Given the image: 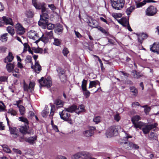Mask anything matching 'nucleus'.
Segmentation results:
<instances>
[{
  "mask_svg": "<svg viewBox=\"0 0 159 159\" xmlns=\"http://www.w3.org/2000/svg\"><path fill=\"white\" fill-rule=\"evenodd\" d=\"M121 127L119 125L111 126L106 132V135L107 138H110L118 134V131L120 130Z\"/></svg>",
  "mask_w": 159,
  "mask_h": 159,
  "instance_id": "f257e3e1",
  "label": "nucleus"
},
{
  "mask_svg": "<svg viewBox=\"0 0 159 159\" xmlns=\"http://www.w3.org/2000/svg\"><path fill=\"white\" fill-rule=\"evenodd\" d=\"M27 36L29 39L34 40H46L45 37H43V34L40 36L34 30H30L28 32Z\"/></svg>",
  "mask_w": 159,
  "mask_h": 159,
  "instance_id": "f03ea898",
  "label": "nucleus"
},
{
  "mask_svg": "<svg viewBox=\"0 0 159 159\" xmlns=\"http://www.w3.org/2000/svg\"><path fill=\"white\" fill-rule=\"evenodd\" d=\"M111 3L113 8L120 10L124 6L125 0H111Z\"/></svg>",
  "mask_w": 159,
  "mask_h": 159,
  "instance_id": "7ed1b4c3",
  "label": "nucleus"
},
{
  "mask_svg": "<svg viewBox=\"0 0 159 159\" xmlns=\"http://www.w3.org/2000/svg\"><path fill=\"white\" fill-rule=\"evenodd\" d=\"M69 112L65 109L62 111L60 112L59 114L61 119L65 121H68L70 123L71 119L70 118V115Z\"/></svg>",
  "mask_w": 159,
  "mask_h": 159,
  "instance_id": "20e7f679",
  "label": "nucleus"
},
{
  "mask_svg": "<svg viewBox=\"0 0 159 159\" xmlns=\"http://www.w3.org/2000/svg\"><path fill=\"white\" fill-rule=\"evenodd\" d=\"M39 83L40 85L45 86L47 88H50L52 85V82L50 77H47V79H44L42 77L39 80Z\"/></svg>",
  "mask_w": 159,
  "mask_h": 159,
  "instance_id": "39448f33",
  "label": "nucleus"
},
{
  "mask_svg": "<svg viewBox=\"0 0 159 159\" xmlns=\"http://www.w3.org/2000/svg\"><path fill=\"white\" fill-rule=\"evenodd\" d=\"M87 81L84 79L82 82L81 85V88L83 92V93L86 98L89 97L90 94V93L89 91L87 90Z\"/></svg>",
  "mask_w": 159,
  "mask_h": 159,
  "instance_id": "423d86ee",
  "label": "nucleus"
},
{
  "mask_svg": "<svg viewBox=\"0 0 159 159\" xmlns=\"http://www.w3.org/2000/svg\"><path fill=\"white\" fill-rule=\"evenodd\" d=\"M157 125L156 123L147 125L143 126L142 130L144 134H147L149 133L151 130L156 128Z\"/></svg>",
  "mask_w": 159,
  "mask_h": 159,
  "instance_id": "0eeeda50",
  "label": "nucleus"
},
{
  "mask_svg": "<svg viewBox=\"0 0 159 159\" xmlns=\"http://www.w3.org/2000/svg\"><path fill=\"white\" fill-rule=\"evenodd\" d=\"M121 143L123 145L124 147L128 150H130L133 148L138 149L139 148V146L137 144H134L132 143L129 142H127L125 141H123L121 142Z\"/></svg>",
  "mask_w": 159,
  "mask_h": 159,
  "instance_id": "6e6552de",
  "label": "nucleus"
},
{
  "mask_svg": "<svg viewBox=\"0 0 159 159\" xmlns=\"http://www.w3.org/2000/svg\"><path fill=\"white\" fill-rule=\"evenodd\" d=\"M157 12V8L153 6H149L147 9L146 13V14L148 16L154 15Z\"/></svg>",
  "mask_w": 159,
  "mask_h": 159,
  "instance_id": "1a4fd4ad",
  "label": "nucleus"
},
{
  "mask_svg": "<svg viewBox=\"0 0 159 159\" xmlns=\"http://www.w3.org/2000/svg\"><path fill=\"white\" fill-rule=\"evenodd\" d=\"M16 33L18 34L22 35L25 32V28L19 23H17L15 25Z\"/></svg>",
  "mask_w": 159,
  "mask_h": 159,
  "instance_id": "9d476101",
  "label": "nucleus"
},
{
  "mask_svg": "<svg viewBox=\"0 0 159 159\" xmlns=\"http://www.w3.org/2000/svg\"><path fill=\"white\" fill-rule=\"evenodd\" d=\"M48 22V20L45 19L43 17H40V20L38 22V25L39 26H42L43 28L45 29L46 27Z\"/></svg>",
  "mask_w": 159,
  "mask_h": 159,
  "instance_id": "9b49d317",
  "label": "nucleus"
},
{
  "mask_svg": "<svg viewBox=\"0 0 159 159\" xmlns=\"http://www.w3.org/2000/svg\"><path fill=\"white\" fill-rule=\"evenodd\" d=\"M150 50L152 52L159 54V44L154 43L152 46H151Z\"/></svg>",
  "mask_w": 159,
  "mask_h": 159,
  "instance_id": "f8f14e48",
  "label": "nucleus"
},
{
  "mask_svg": "<svg viewBox=\"0 0 159 159\" xmlns=\"http://www.w3.org/2000/svg\"><path fill=\"white\" fill-rule=\"evenodd\" d=\"M95 129V128L94 127H92L91 129L84 131V136L87 137L91 136L94 133L93 130Z\"/></svg>",
  "mask_w": 159,
  "mask_h": 159,
  "instance_id": "ddd939ff",
  "label": "nucleus"
},
{
  "mask_svg": "<svg viewBox=\"0 0 159 159\" xmlns=\"http://www.w3.org/2000/svg\"><path fill=\"white\" fill-rule=\"evenodd\" d=\"M9 130L11 134L13 135V136L14 138H17L18 135L17 133V130L15 127H11L9 126Z\"/></svg>",
  "mask_w": 159,
  "mask_h": 159,
  "instance_id": "4468645a",
  "label": "nucleus"
},
{
  "mask_svg": "<svg viewBox=\"0 0 159 159\" xmlns=\"http://www.w3.org/2000/svg\"><path fill=\"white\" fill-rule=\"evenodd\" d=\"M138 38V40H143L147 39L148 35L147 34L142 33H140L139 34H136Z\"/></svg>",
  "mask_w": 159,
  "mask_h": 159,
  "instance_id": "2eb2a0df",
  "label": "nucleus"
},
{
  "mask_svg": "<svg viewBox=\"0 0 159 159\" xmlns=\"http://www.w3.org/2000/svg\"><path fill=\"white\" fill-rule=\"evenodd\" d=\"M32 3L36 9H40L43 5V3L37 2L35 0H32Z\"/></svg>",
  "mask_w": 159,
  "mask_h": 159,
  "instance_id": "dca6fc26",
  "label": "nucleus"
},
{
  "mask_svg": "<svg viewBox=\"0 0 159 159\" xmlns=\"http://www.w3.org/2000/svg\"><path fill=\"white\" fill-rule=\"evenodd\" d=\"M55 31L56 33L61 32L63 30L62 26L59 24H57L55 26Z\"/></svg>",
  "mask_w": 159,
  "mask_h": 159,
  "instance_id": "f3484780",
  "label": "nucleus"
},
{
  "mask_svg": "<svg viewBox=\"0 0 159 159\" xmlns=\"http://www.w3.org/2000/svg\"><path fill=\"white\" fill-rule=\"evenodd\" d=\"M118 22L125 27L127 26L129 24L128 21L126 18H122L120 20H119Z\"/></svg>",
  "mask_w": 159,
  "mask_h": 159,
  "instance_id": "a211bd4d",
  "label": "nucleus"
},
{
  "mask_svg": "<svg viewBox=\"0 0 159 159\" xmlns=\"http://www.w3.org/2000/svg\"><path fill=\"white\" fill-rule=\"evenodd\" d=\"M41 70V66L39 63V61H37L35 63L34 66V71L37 73H39Z\"/></svg>",
  "mask_w": 159,
  "mask_h": 159,
  "instance_id": "6ab92c4d",
  "label": "nucleus"
},
{
  "mask_svg": "<svg viewBox=\"0 0 159 159\" xmlns=\"http://www.w3.org/2000/svg\"><path fill=\"white\" fill-rule=\"evenodd\" d=\"M85 111L84 107L83 105H80L76 108L75 113L79 114Z\"/></svg>",
  "mask_w": 159,
  "mask_h": 159,
  "instance_id": "aec40b11",
  "label": "nucleus"
},
{
  "mask_svg": "<svg viewBox=\"0 0 159 159\" xmlns=\"http://www.w3.org/2000/svg\"><path fill=\"white\" fill-rule=\"evenodd\" d=\"M20 131L21 133L24 134L30 133V132H28L27 127L26 125L20 126Z\"/></svg>",
  "mask_w": 159,
  "mask_h": 159,
  "instance_id": "412c9836",
  "label": "nucleus"
},
{
  "mask_svg": "<svg viewBox=\"0 0 159 159\" xmlns=\"http://www.w3.org/2000/svg\"><path fill=\"white\" fill-rule=\"evenodd\" d=\"M2 19L3 21L6 24H10L13 25L12 20L10 18L6 16H3Z\"/></svg>",
  "mask_w": 159,
  "mask_h": 159,
  "instance_id": "4be33fe9",
  "label": "nucleus"
},
{
  "mask_svg": "<svg viewBox=\"0 0 159 159\" xmlns=\"http://www.w3.org/2000/svg\"><path fill=\"white\" fill-rule=\"evenodd\" d=\"M13 57L11 52H9L8 56L7 58H6L4 60V62L7 63L8 62H11L13 59Z\"/></svg>",
  "mask_w": 159,
  "mask_h": 159,
  "instance_id": "5701e85b",
  "label": "nucleus"
},
{
  "mask_svg": "<svg viewBox=\"0 0 159 159\" xmlns=\"http://www.w3.org/2000/svg\"><path fill=\"white\" fill-rule=\"evenodd\" d=\"M64 102L61 100L59 99H56L54 101L55 104L57 107H63Z\"/></svg>",
  "mask_w": 159,
  "mask_h": 159,
  "instance_id": "b1692460",
  "label": "nucleus"
},
{
  "mask_svg": "<svg viewBox=\"0 0 159 159\" xmlns=\"http://www.w3.org/2000/svg\"><path fill=\"white\" fill-rule=\"evenodd\" d=\"M91 155L90 153L87 152H83L82 158L84 159H90Z\"/></svg>",
  "mask_w": 159,
  "mask_h": 159,
  "instance_id": "393cba45",
  "label": "nucleus"
},
{
  "mask_svg": "<svg viewBox=\"0 0 159 159\" xmlns=\"http://www.w3.org/2000/svg\"><path fill=\"white\" fill-rule=\"evenodd\" d=\"M14 67V65L13 63L8 64L6 65V68L9 72L12 71Z\"/></svg>",
  "mask_w": 159,
  "mask_h": 159,
  "instance_id": "a878e982",
  "label": "nucleus"
},
{
  "mask_svg": "<svg viewBox=\"0 0 159 159\" xmlns=\"http://www.w3.org/2000/svg\"><path fill=\"white\" fill-rule=\"evenodd\" d=\"M77 108V106L73 105L67 108H65L68 112H72L74 111L75 112V110Z\"/></svg>",
  "mask_w": 159,
  "mask_h": 159,
  "instance_id": "bb28decb",
  "label": "nucleus"
},
{
  "mask_svg": "<svg viewBox=\"0 0 159 159\" xmlns=\"http://www.w3.org/2000/svg\"><path fill=\"white\" fill-rule=\"evenodd\" d=\"M99 83L98 81L97 80L90 81L89 88H91L93 87H96L97 85Z\"/></svg>",
  "mask_w": 159,
  "mask_h": 159,
  "instance_id": "cd10ccee",
  "label": "nucleus"
},
{
  "mask_svg": "<svg viewBox=\"0 0 159 159\" xmlns=\"http://www.w3.org/2000/svg\"><path fill=\"white\" fill-rule=\"evenodd\" d=\"M153 2L152 0H144L143 2H140L137 4V7L138 8L142 7L146 4L147 2Z\"/></svg>",
  "mask_w": 159,
  "mask_h": 159,
  "instance_id": "c85d7f7f",
  "label": "nucleus"
},
{
  "mask_svg": "<svg viewBox=\"0 0 159 159\" xmlns=\"http://www.w3.org/2000/svg\"><path fill=\"white\" fill-rule=\"evenodd\" d=\"M134 127L135 128H139L140 129H142V128L143 127V123L141 121L135 123V124H133Z\"/></svg>",
  "mask_w": 159,
  "mask_h": 159,
  "instance_id": "c756f323",
  "label": "nucleus"
},
{
  "mask_svg": "<svg viewBox=\"0 0 159 159\" xmlns=\"http://www.w3.org/2000/svg\"><path fill=\"white\" fill-rule=\"evenodd\" d=\"M83 152H79L74 155L72 158L73 159H79L80 158H82Z\"/></svg>",
  "mask_w": 159,
  "mask_h": 159,
  "instance_id": "7c9ffc66",
  "label": "nucleus"
},
{
  "mask_svg": "<svg viewBox=\"0 0 159 159\" xmlns=\"http://www.w3.org/2000/svg\"><path fill=\"white\" fill-rule=\"evenodd\" d=\"M148 136L151 140H157V135L154 132H152Z\"/></svg>",
  "mask_w": 159,
  "mask_h": 159,
  "instance_id": "2f4dec72",
  "label": "nucleus"
},
{
  "mask_svg": "<svg viewBox=\"0 0 159 159\" xmlns=\"http://www.w3.org/2000/svg\"><path fill=\"white\" fill-rule=\"evenodd\" d=\"M36 137L35 136L30 137L27 139H26V141L28 142L30 144H33L34 141L36 140Z\"/></svg>",
  "mask_w": 159,
  "mask_h": 159,
  "instance_id": "473e14b6",
  "label": "nucleus"
},
{
  "mask_svg": "<svg viewBox=\"0 0 159 159\" xmlns=\"http://www.w3.org/2000/svg\"><path fill=\"white\" fill-rule=\"evenodd\" d=\"M140 119V117L139 116L137 115L133 116L131 118V120L133 124H135V123L137 122Z\"/></svg>",
  "mask_w": 159,
  "mask_h": 159,
  "instance_id": "72a5a7b5",
  "label": "nucleus"
},
{
  "mask_svg": "<svg viewBox=\"0 0 159 159\" xmlns=\"http://www.w3.org/2000/svg\"><path fill=\"white\" fill-rule=\"evenodd\" d=\"M25 15L28 18H31L33 16L34 13L30 10H28L26 11Z\"/></svg>",
  "mask_w": 159,
  "mask_h": 159,
  "instance_id": "f704fd0d",
  "label": "nucleus"
},
{
  "mask_svg": "<svg viewBox=\"0 0 159 159\" xmlns=\"http://www.w3.org/2000/svg\"><path fill=\"white\" fill-rule=\"evenodd\" d=\"M7 29L8 32L12 36H13L14 35L15 32L13 28L11 26H8L7 27Z\"/></svg>",
  "mask_w": 159,
  "mask_h": 159,
  "instance_id": "c9c22d12",
  "label": "nucleus"
},
{
  "mask_svg": "<svg viewBox=\"0 0 159 159\" xmlns=\"http://www.w3.org/2000/svg\"><path fill=\"white\" fill-rule=\"evenodd\" d=\"M19 111L20 114L23 115L25 113V107L22 105H20L18 106Z\"/></svg>",
  "mask_w": 159,
  "mask_h": 159,
  "instance_id": "e433bc0d",
  "label": "nucleus"
},
{
  "mask_svg": "<svg viewBox=\"0 0 159 159\" xmlns=\"http://www.w3.org/2000/svg\"><path fill=\"white\" fill-rule=\"evenodd\" d=\"M130 90L131 92L133 93L134 95L136 96L138 93L137 90L134 87H130Z\"/></svg>",
  "mask_w": 159,
  "mask_h": 159,
  "instance_id": "4c0bfd02",
  "label": "nucleus"
},
{
  "mask_svg": "<svg viewBox=\"0 0 159 159\" xmlns=\"http://www.w3.org/2000/svg\"><path fill=\"white\" fill-rule=\"evenodd\" d=\"M2 147L3 150L4 152L7 153H10L11 152V151L10 149L8 148L7 145H3Z\"/></svg>",
  "mask_w": 159,
  "mask_h": 159,
  "instance_id": "58836bf2",
  "label": "nucleus"
},
{
  "mask_svg": "<svg viewBox=\"0 0 159 159\" xmlns=\"http://www.w3.org/2000/svg\"><path fill=\"white\" fill-rule=\"evenodd\" d=\"M133 73L134 77L135 78L138 79L143 76L142 75L140 74V73L138 72L135 70L134 71Z\"/></svg>",
  "mask_w": 159,
  "mask_h": 159,
  "instance_id": "ea45409f",
  "label": "nucleus"
},
{
  "mask_svg": "<svg viewBox=\"0 0 159 159\" xmlns=\"http://www.w3.org/2000/svg\"><path fill=\"white\" fill-rule=\"evenodd\" d=\"M46 34L47 36V38L48 39H52L53 38V33L52 31L50 32H46Z\"/></svg>",
  "mask_w": 159,
  "mask_h": 159,
  "instance_id": "a19ab883",
  "label": "nucleus"
},
{
  "mask_svg": "<svg viewBox=\"0 0 159 159\" xmlns=\"http://www.w3.org/2000/svg\"><path fill=\"white\" fill-rule=\"evenodd\" d=\"M142 107L144 108V111L145 114H148L150 111L151 108L149 107H148L147 105L143 106Z\"/></svg>",
  "mask_w": 159,
  "mask_h": 159,
  "instance_id": "79ce46f5",
  "label": "nucleus"
},
{
  "mask_svg": "<svg viewBox=\"0 0 159 159\" xmlns=\"http://www.w3.org/2000/svg\"><path fill=\"white\" fill-rule=\"evenodd\" d=\"M57 71L60 76L63 75L65 73V71L60 67H58L57 69Z\"/></svg>",
  "mask_w": 159,
  "mask_h": 159,
  "instance_id": "37998d69",
  "label": "nucleus"
},
{
  "mask_svg": "<svg viewBox=\"0 0 159 159\" xmlns=\"http://www.w3.org/2000/svg\"><path fill=\"white\" fill-rule=\"evenodd\" d=\"M55 25H54L49 23H47L46 26V27L49 30H52L53 29L55 28Z\"/></svg>",
  "mask_w": 159,
  "mask_h": 159,
  "instance_id": "c03bdc74",
  "label": "nucleus"
},
{
  "mask_svg": "<svg viewBox=\"0 0 159 159\" xmlns=\"http://www.w3.org/2000/svg\"><path fill=\"white\" fill-rule=\"evenodd\" d=\"M49 112L48 111L47 109H46L45 110H43L42 112V116L44 118H46Z\"/></svg>",
  "mask_w": 159,
  "mask_h": 159,
  "instance_id": "a18cd8bd",
  "label": "nucleus"
},
{
  "mask_svg": "<svg viewBox=\"0 0 159 159\" xmlns=\"http://www.w3.org/2000/svg\"><path fill=\"white\" fill-rule=\"evenodd\" d=\"M20 119V121H22L26 123L27 125H28L29 123L27 119L23 117H21L19 118Z\"/></svg>",
  "mask_w": 159,
  "mask_h": 159,
  "instance_id": "49530a36",
  "label": "nucleus"
},
{
  "mask_svg": "<svg viewBox=\"0 0 159 159\" xmlns=\"http://www.w3.org/2000/svg\"><path fill=\"white\" fill-rule=\"evenodd\" d=\"M101 120V118L100 116H95L93 119V121L96 124H97Z\"/></svg>",
  "mask_w": 159,
  "mask_h": 159,
  "instance_id": "de8ad7c7",
  "label": "nucleus"
},
{
  "mask_svg": "<svg viewBox=\"0 0 159 159\" xmlns=\"http://www.w3.org/2000/svg\"><path fill=\"white\" fill-rule=\"evenodd\" d=\"M134 9V8L133 7H131L127 8L126 11L127 15H129Z\"/></svg>",
  "mask_w": 159,
  "mask_h": 159,
  "instance_id": "09e8293b",
  "label": "nucleus"
},
{
  "mask_svg": "<svg viewBox=\"0 0 159 159\" xmlns=\"http://www.w3.org/2000/svg\"><path fill=\"white\" fill-rule=\"evenodd\" d=\"M35 85V84L34 82H30L29 84V90H30L31 92H32L33 89Z\"/></svg>",
  "mask_w": 159,
  "mask_h": 159,
  "instance_id": "8fccbe9b",
  "label": "nucleus"
},
{
  "mask_svg": "<svg viewBox=\"0 0 159 159\" xmlns=\"http://www.w3.org/2000/svg\"><path fill=\"white\" fill-rule=\"evenodd\" d=\"M8 113L9 114H11L12 116H15L17 114L16 111L12 109H10L8 110Z\"/></svg>",
  "mask_w": 159,
  "mask_h": 159,
  "instance_id": "3c124183",
  "label": "nucleus"
},
{
  "mask_svg": "<svg viewBox=\"0 0 159 159\" xmlns=\"http://www.w3.org/2000/svg\"><path fill=\"white\" fill-rule=\"evenodd\" d=\"M98 30L102 33L106 35L108 34V33L107 30H106L105 29L101 27H99L98 28Z\"/></svg>",
  "mask_w": 159,
  "mask_h": 159,
  "instance_id": "603ef678",
  "label": "nucleus"
},
{
  "mask_svg": "<svg viewBox=\"0 0 159 159\" xmlns=\"http://www.w3.org/2000/svg\"><path fill=\"white\" fill-rule=\"evenodd\" d=\"M25 61L27 63H32L31 57L30 56H27L26 57Z\"/></svg>",
  "mask_w": 159,
  "mask_h": 159,
  "instance_id": "864d4df0",
  "label": "nucleus"
},
{
  "mask_svg": "<svg viewBox=\"0 0 159 159\" xmlns=\"http://www.w3.org/2000/svg\"><path fill=\"white\" fill-rule=\"evenodd\" d=\"M33 49L34 50V52L36 53H42L43 51V49L40 48Z\"/></svg>",
  "mask_w": 159,
  "mask_h": 159,
  "instance_id": "5fc2aeb1",
  "label": "nucleus"
},
{
  "mask_svg": "<svg viewBox=\"0 0 159 159\" xmlns=\"http://www.w3.org/2000/svg\"><path fill=\"white\" fill-rule=\"evenodd\" d=\"M23 88L24 90L25 91H28L29 89V86H28V85L26 84L25 81H24L23 83Z\"/></svg>",
  "mask_w": 159,
  "mask_h": 159,
  "instance_id": "6e6d98bb",
  "label": "nucleus"
},
{
  "mask_svg": "<svg viewBox=\"0 0 159 159\" xmlns=\"http://www.w3.org/2000/svg\"><path fill=\"white\" fill-rule=\"evenodd\" d=\"M5 109V105L3 103L0 101V111H3Z\"/></svg>",
  "mask_w": 159,
  "mask_h": 159,
  "instance_id": "4d7b16f0",
  "label": "nucleus"
},
{
  "mask_svg": "<svg viewBox=\"0 0 159 159\" xmlns=\"http://www.w3.org/2000/svg\"><path fill=\"white\" fill-rule=\"evenodd\" d=\"M69 52L66 48H64L62 51V53L64 56H66L69 53Z\"/></svg>",
  "mask_w": 159,
  "mask_h": 159,
  "instance_id": "13d9d810",
  "label": "nucleus"
},
{
  "mask_svg": "<svg viewBox=\"0 0 159 159\" xmlns=\"http://www.w3.org/2000/svg\"><path fill=\"white\" fill-rule=\"evenodd\" d=\"M23 45L24 46V51H26L28 49V50L30 48V46L27 43H24Z\"/></svg>",
  "mask_w": 159,
  "mask_h": 159,
  "instance_id": "bf43d9fd",
  "label": "nucleus"
},
{
  "mask_svg": "<svg viewBox=\"0 0 159 159\" xmlns=\"http://www.w3.org/2000/svg\"><path fill=\"white\" fill-rule=\"evenodd\" d=\"M7 80V77L6 76H2L0 77V81L1 82L6 81Z\"/></svg>",
  "mask_w": 159,
  "mask_h": 159,
  "instance_id": "052dcab7",
  "label": "nucleus"
},
{
  "mask_svg": "<svg viewBox=\"0 0 159 159\" xmlns=\"http://www.w3.org/2000/svg\"><path fill=\"white\" fill-rule=\"evenodd\" d=\"M40 17H43L45 19L48 20V14L45 13H43L42 15H40Z\"/></svg>",
  "mask_w": 159,
  "mask_h": 159,
  "instance_id": "680f3d73",
  "label": "nucleus"
},
{
  "mask_svg": "<svg viewBox=\"0 0 159 159\" xmlns=\"http://www.w3.org/2000/svg\"><path fill=\"white\" fill-rule=\"evenodd\" d=\"M8 36V34L7 33L5 34L2 35L1 37V39H8L7 36Z\"/></svg>",
  "mask_w": 159,
  "mask_h": 159,
  "instance_id": "e2e57ef3",
  "label": "nucleus"
},
{
  "mask_svg": "<svg viewBox=\"0 0 159 159\" xmlns=\"http://www.w3.org/2000/svg\"><path fill=\"white\" fill-rule=\"evenodd\" d=\"M114 119L115 120L117 121H118L120 119V117L119 116V115L118 114H117L114 116Z\"/></svg>",
  "mask_w": 159,
  "mask_h": 159,
  "instance_id": "0e129e2a",
  "label": "nucleus"
},
{
  "mask_svg": "<svg viewBox=\"0 0 159 159\" xmlns=\"http://www.w3.org/2000/svg\"><path fill=\"white\" fill-rule=\"evenodd\" d=\"M13 150L15 153H16L17 154H21V151L18 149L13 148Z\"/></svg>",
  "mask_w": 159,
  "mask_h": 159,
  "instance_id": "69168bd1",
  "label": "nucleus"
},
{
  "mask_svg": "<svg viewBox=\"0 0 159 159\" xmlns=\"http://www.w3.org/2000/svg\"><path fill=\"white\" fill-rule=\"evenodd\" d=\"M61 42L60 40H54V42L53 43V44L56 46H58L60 45Z\"/></svg>",
  "mask_w": 159,
  "mask_h": 159,
  "instance_id": "338daca9",
  "label": "nucleus"
},
{
  "mask_svg": "<svg viewBox=\"0 0 159 159\" xmlns=\"http://www.w3.org/2000/svg\"><path fill=\"white\" fill-rule=\"evenodd\" d=\"M48 7L50 8L52 10H54L56 9V7L53 4H49Z\"/></svg>",
  "mask_w": 159,
  "mask_h": 159,
  "instance_id": "774afa93",
  "label": "nucleus"
}]
</instances>
